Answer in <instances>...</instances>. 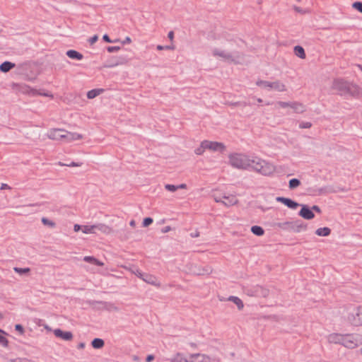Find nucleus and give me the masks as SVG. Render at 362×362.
<instances>
[{
	"mask_svg": "<svg viewBox=\"0 0 362 362\" xmlns=\"http://www.w3.org/2000/svg\"><path fill=\"white\" fill-rule=\"evenodd\" d=\"M248 170H254L264 176H269L275 171V166L267 160L258 157L248 156Z\"/></svg>",
	"mask_w": 362,
	"mask_h": 362,
	"instance_id": "1",
	"label": "nucleus"
},
{
	"mask_svg": "<svg viewBox=\"0 0 362 362\" xmlns=\"http://www.w3.org/2000/svg\"><path fill=\"white\" fill-rule=\"evenodd\" d=\"M332 88L337 90L338 93L341 95H358L360 91V88L358 86L341 78H337L333 81Z\"/></svg>",
	"mask_w": 362,
	"mask_h": 362,
	"instance_id": "2",
	"label": "nucleus"
},
{
	"mask_svg": "<svg viewBox=\"0 0 362 362\" xmlns=\"http://www.w3.org/2000/svg\"><path fill=\"white\" fill-rule=\"evenodd\" d=\"M212 54L214 57H221L224 61L235 64H242L243 60V54L239 52H228L215 48L212 51Z\"/></svg>",
	"mask_w": 362,
	"mask_h": 362,
	"instance_id": "3",
	"label": "nucleus"
},
{
	"mask_svg": "<svg viewBox=\"0 0 362 362\" xmlns=\"http://www.w3.org/2000/svg\"><path fill=\"white\" fill-rule=\"evenodd\" d=\"M248 156L245 153H231L228 156L230 165L237 169L248 170Z\"/></svg>",
	"mask_w": 362,
	"mask_h": 362,
	"instance_id": "4",
	"label": "nucleus"
},
{
	"mask_svg": "<svg viewBox=\"0 0 362 362\" xmlns=\"http://www.w3.org/2000/svg\"><path fill=\"white\" fill-rule=\"evenodd\" d=\"M256 85L268 90H274L278 92H284L287 90L286 85L279 80L275 81L257 80Z\"/></svg>",
	"mask_w": 362,
	"mask_h": 362,
	"instance_id": "5",
	"label": "nucleus"
},
{
	"mask_svg": "<svg viewBox=\"0 0 362 362\" xmlns=\"http://www.w3.org/2000/svg\"><path fill=\"white\" fill-rule=\"evenodd\" d=\"M244 293L251 297H267L269 293V291L259 285L248 286L243 288Z\"/></svg>",
	"mask_w": 362,
	"mask_h": 362,
	"instance_id": "6",
	"label": "nucleus"
},
{
	"mask_svg": "<svg viewBox=\"0 0 362 362\" xmlns=\"http://www.w3.org/2000/svg\"><path fill=\"white\" fill-rule=\"evenodd\" d=\"M361 343L357 334H343L341 345L348 349H354Z\"/></svg>",
	"mask_w": 362,
	"mask_h": 362,
	"instance_id": "7",
	"label": "nucleus"
},
{
	"mask_svg": "<svg viewBox=\"0 0 362 362\" xmlns=\"http://www.w3.org/2000/svg\"><path fill=\"white\" fill-rule=\"evenodd\" d=\"M65 129L53 128L48 130L46 134L47 138L54 141H64Z\"/></svg>",
	"mask_w": 362,
	"mask_h": 362,
	"instance_id": "8",
	"label": "nucleus"
},
{
	"mask_svg": "<svg viewBox=\"0 0 362 362\" xmlns=\"http://www.w3.org/2000/svg\"><path fill=\"white\" fill-rule=\"evenodd\" d=\"M204 144L206 149L212 151L223 152L226 149L225 145L221 142L204 140Z\"/></svg>",
	"mask_w": 362,
	"mask_h": 362,
	"instance_id": "9",
	"label": "nucleus"
},
{
	"mask_svg": "<svg viewBox=\"0 0 362 362\" xmlns=\"http://www.w3.org/2000/svg\"><path fill=\"white\" fill-rule=\"evenodd\" d=\"M189 362H211L210 356L203 354H191L188 356Z\"/></svg>",
	"mask_w": 362,
	"mask_h": 362,
	"instance_id": "10",
	"label": "nucleus"
},
{
	"mask_svg": "<svg viewBox=\"0 0 362 362\" xmlns=\"http://www.w3.org/2000/svg\"><path fill=\"white\" fill-rule=\"evenodd\" d=\"M23 93H24V95H28L29 96L44 95L46 97H50L51 98H54L52 94H50L48 93H42L40 90L32 88L30 86H24Z\"/></svg>",
	"mask_w": 362,
	"mask_h": 362,
	"instance_id": "11",
	"label": "nucleus"
},
{
	"mask_svg": "<svg viewBox=\"0 0 362 362\" xmlns=\"http://www.w3.org/2000/svg\"><path fill=\"white\" fill-rule=\"evenodd\" d=\"M54 334L56 337L62 339L64 341H71L73 339V334L71 332H64L61 329H55L53 330Z\"/></svg>",
	"mask_w": 362,
	"mask_h": 362,
	"instance_id": "12",
	"label": "nucleus"
},
{
	"mask_svg": "<svg viewBox=\"0 0 362 362\" xmlns=\"http://www.w3.org/2000/svg\"><path fill=\"white\" fill-rule=\"evenodd\" d=\"M301 209L298 215L306 220H311L315 217V214L307 205H301Z\"/></svg>",
	"mask_w": 362,
	"mask_h": 362,
	"instance_id": "13",
	"label": "nucleus"
},
{
	"mask_svg": "<svg viewBox=\"0 0 362 362\" xmlns=\"http://www.w3.org/2000/svg\"><path fill=\"white\" fill-rule=\"evenodd\" d=\"M94 230L96 232L97 230L100 231L101 233L105 235L111 234L113 232L111 227L102 223L94 224Z\"/></svg>",
	"mask_w": 362,
	"mask_h": 362,
	"instance_id": "14",
	"label": "nucleus"
},
{
	"mask_svg": "<svg viewBox=\"0 0 362 362\" xmlns=\"http://www.w3.org/2000/svg\"><path fill=\"white\" fill-rule=\"evenodd\" d=\"M276 201L285 204L286 206L292 209H295L299 206L298 203L293 201L289 198H286L283 197H278L276 198Z\"/></svg>",
	"mask_w": 362,
	"mask_h": 362,
	"instance_id": "15",
	"label": "nucleus"
},
{
	"mask_svg": "<svg viewBox=\"0 0 362 362\" xmlns=\"http://www.w3.org/2000/svg\"><path fill=\"white\" fill-rule=\"evenodd\" d=\"M142 280L147 284L155 286L156 287H160L161 284L158 280L157 277L154 275L149 274H144Z\"/></svg>",
	"mask_w": 362,
	"mask_h": 362,
	"instance_id": "16",
	"label": "nucleus"
},
{
	"mask_svg": "<svg viewBox=\"0 0 362 362\" xmlns=\"http://www.w3.org/2000/svg\"><path fill=\"white\" fill-rule=\"evenodd\" d=\"M307 224L300 220L292 221V231L294 233H300L307 230Z\"/></svg>",
	"mask_w": 362,
	"mask_h": 362,
	"instance_id": "17",
	"label": "nucleus"
},
{
	"mask_svg": "<svg viewBox=\"0 0 362 362\" xmlns=\"http://www.w3.org/2000/svg\"><path fill=\"white\" fill-rule=\"evenodd\" d=\"M343 334L339 333H332L328 335L327 341L330 344H341Z\"/></svg>",
	"mask_w": 362,
	"mask_h": 362,
	"instance_id": "18",
	"label": "nucleus"
},
{
	"mask_svg": "<svg viewBox=\"0 0 362 362\" xmlns=\"http://www.w3.org/2000/svg\"><path fill=\"white\" fill-rule=\"evenodd\" d=\"M65 136H64V141L71 142L76 140H79L83 138V135L76 133V132H70L65 130Z\"/></svg>",
	"mask_w": 362,
	"mask_h": 362,
	"instance_id": "19",
	"label": "nucleus"
},
{
	"mask_svg": "<svg viewBox=\"0 0 362 362\" xmlns=\"http://www.w3.org/2000/svg\"><path fill=\"white\" fill-rule=\"evenodd\" d=\"M238 202V199L233 194L224 195L223 197L222 204L226 206H231L236 204Z\"/></svg>",
	"mask_w": 362,
	"mask_h": 362,
	"instance_id": "20",
	"label": "nucleus"
},
{
	"mask_svg": "<svg viewBox=\"0 0 362 362\" xmlns=\"http://www.w3.org/2000/svg\"><path fill=\"white\" fill-rule=\"evenodd\" d=\"M211 272H212V269L209 266H206V267H195V269L194 271H192V273L195 275H209L211 273Z\"/></svg>",
	"mask_w": 362,
	"mask_h": 362,
	"instance_id": "21",
	"label": "nucleus"
},
{
	"mask_svg": "<svg viewBox=\"0 0 362 362\" xmlns=\"http://www.w3.org/2000/svg\"><path fill=\"white\" fill-rule=\"evenodd\" d=\"M291 108L298 114L303 113L306 110L305 106L303 103L296 101L292 102Z\"/></svg>",
	"mask_w": 362,
	"mask_h": 362,
	"instance_id": "22",
	"label": "nucleus"
},
{
	"mask_svg": "<svg viewBox=\"0 0 362 362\" xmlns=\"http://www.w3.org/2000/svg\"><path fill=\"white\" fill-rule=\"evenodd\" d=\"M170 362H189L188 357H185L182 353L177 352L170 358Z\"/></svg>",
	"mask_w": 362,
	"mask_h": 362,
	"instance_id": "23",
	"label": "nucleus"
},
{
	"mask_svg": "<svg viewBox=\"0 0 362 362\" xmlns=\"http://www.w3.org/2000/svg\"><path fill=\"white\" fill-rule=\"evenodd\" d=\"M274 226L275 227L284 230L292 231V221L276 223Z\"/></svg>",
	"mask_w": 362,
	"mask_h": 362,
	"instance_id": "24",
	"label": "nucleus"
},
{
	"mask_svg": "<svg viewBox=\"0 0 362 362\" xmlns=\"http://www.w3.org/2000/svg\"><path fill=\"white\" fill-rule=\"evenodd\" d=\"M83 259V261L88 262L90 264H94V265H97V266H100V267H102L104 265V263L103 262L96 259L93 256H85Z\"/></svg>",
	"mask_w": 362,
	"mask_h": 362,
	"instance_id": "25",
	"label": "nucleus"
},
{
	"mask_svg": "<svg viewBox=\"0 0 362 362\" xmlns=\"http://www.w3.org/2000/svg\"><path fill=\"white\" fill-rule=\"evenodd\" d=\"M66 55L71 59H77V60H81L83 58V56L82 54H81L80 52H78L76 50H74V49L68 50L66 52Z\"/></svg>",
	"mask_w": 362,
	"mask_h": 362,
	"instance_id": "26",
	"label": "nucleus"
},
{
	"mask_svg": "<svg viewBox=\"0 0 362 362\" xmlns=\"http://www.w3.org/2000/svg\"><path fill=\"white\" fill-rule=\"evenodd\" d=\"M13 67H15V64L10 62H4L0 65V71L6 73Z\"/></svg>",
	"mask_w": 362,
	"mask_h": 362,
	"instance_id": "27",
	"label": "nucleus"
},
{
	"mask_svg": "<svg viewBox=\"0 0 362 362\" xmlns=\"http://www.w3.org/2000/svg\"><path fill=\"white\" fill-rule=\"evenodd\" d=\"M228 300L235 303L240 310H242L244 307V304L242 300L237 296H230L228 297Z\"/></svg>",
	"mask_w": 362,
	"mask_h": 362,
	"instance_id": "28",
	"label": "nucleus"
},
{
	"mask_svg": "<svg viewBox=\"0 0 362 362\" xmlns=\"http://www.w3.org/2000/svg\"><path fill=\"white\" fill-rule=\"evenodd\" d=\"M104 90L102 88L93 89L87 93V98L88 99H93L100 93H103Z\"/></svg>",
	"mask_w": 362,
	"mask_h": 362,
	"instance_id": "29",
	"label": "nucleus"
},
{
	"mask_svg": "<svg viewBox=\"0 0 362 362\" xmlns=\"http://www.w3.org/2000/svg\"><path fill=\"white\" fill-rule=\"evenodd\" d=\"M331 233V230L328 227L320 228L316 230L315 233L318 236H328Z\"/></svg>",
	"mask_w": 362,
	"mask_h": 362,
	"instance_id": "30",
	"label": "nucleus"
},
{
	"mask_svg": "<svg viewBox=\"0 0 362 362\" xmlns=\"http://www.w3.org/2000/svg\"><path fill=\"white\" fill-rule=\"evenodd\" d=\"M7 333L0 329V346L7 347L8 340L6 339Z\"/></svg>",
	"mask_w": 362,
	"mask_h": 362,
	"instance_id": "31",
	"label": "nucleus"
},
{
	"mask_svg": "<svg viewBox=\"0 0 362 362\" xmlns=\"http://www.w3.org/2000/svg\"><path fill=\"white\" fill-rule=\"evenodd\" d=\"M91 345L94 349H101L104 346L105 342L102 339L95 338L92 341Z\"/></svg>",
	"mask_w": 362,
	"mask_h": 362,
	"instance_id": "32",
	"label": "nucleus"
},
{
	"mask_svg": "<svg viewBox=\"0 0 362 362\" xmlns=\"http://www.w3.org/2000/svg\"><path fill=\"white\" fill-rule=\"evenodd\" d=\"M294 52L296 55L300 59H305V53L304 49L299 45H297L294 47Z\"/></svg>",
	"mask_w": 362,
	"mask_h": 362,
	"instance_id": "33",
	"label": "nucleus"
},
{
	"mask_svg": "<svg viewBox=\"0 0 362 362\" xmlns=\"http://www.w3.org/2000/svg\"><path fill=\"white\" fill-rule=\"evenodd\" d=\"M82 232L85 234H96L94 230V225L82 226Z\"/></svg>",
	"mask_w": 362,
	"mask_h": 362,
	"instance_id": "34",
	"label": "nucleus"
},
{
	"mask_svg": "<svg viewBox=\"0 0 362 362\" xmlns=\"http://www.w3.org/2000/svg\"><path fill=\"white\" fill-rule=\"evenodd\" d=\"M251 231L253 234L257 235V236H262L264 233V229L259 226H253L251 228Z\"/></svg>",
	"mask_w": 362,
	"mask_h": 362,
	"instance_id": "35",
	"label": "nucleus"
},
{
	"mask_svg": "<svg viewBox=\"0 0 362 362\" xmlns=\"http://www.w3.org/2000/svg\"><path fill=\"white\" fill-rule=\"evenodd\" d=\"M356 315L358 317V320H355L354 323L356 325H362V318L360 317L361 315H362V308H358L356 310L355 313Z\"/></svg>",
	"mask_w": 362,
	"mask_h": 362,
	"instance_id": "36",
	"label": "nucleus"
},
{
	"mask_svg": "<svg viewBox=\"0 0 362 362\" xmlns=\"http://www.w3.org/2000/svg\"><path fill=\"white\" fill-rule=\"evenodd\" d=\"M41 221L45 226H47L49 228H53L56 226V223L54 221L48 219L47 218L42 217Z\"/></svg>",
	"mask_w": 362,
	"mask_h": 362,
	"instance_id": "37",
	"label": "nucleus"
},
{
	"mask_svg": "<svg viewBox=\"0 0 362 362\" xmlns=\"http://www.w3.org/2000/svg\"><path fill=\"white\" fill-rule=\"evenodd\" d=\"M300 185V182L299 180L296 178H293L289 180V187L291 189H295L298 187Z\"/></svg>",
	"mask_w": 362,
	"mask_h": 362,
	"instance_id": "38",
	"label": "nucleus"
},
{
	"mask_svg": "<svg viewBox=\"0 0 362 362\" xmlns=\"http://www.w3.org/2000/svg\"><path fill=\"white\" fill-rule=\"evenodd\" d=\"M206 147H205V145L204 144V141H202L201 144H200V146L197 148L195 150H194V153L197 154V155H202L204 152V151L206 150Z\"/></svg>",
	"mask_w": 362,
	"mask_h": 362,
	"instance_id": "39",
	"label": "nucleus"
},
{
	"mask_svg": "<svg viewBox=\"0 0 362 362\" xmlns=\"http://www.w3.org/2000/svg\"><path fill=\"white\" fill-rule=\"evenodd\" d=\"M58 165H60V166L79 167V166H81L82 165V163H75V162H71L69 164H64V163H62V162H59Z\"/></svg>",
	"mask_w": 362,
	"mask_h": 362,
	"instance_id": "40",
	"label": "nucleus"
},
{
	"mask_svg": "<svg viewBox=\"0 0 362 362\" xmlns=\"http://www.w3.org/2000/svg\"><path fill=\"white\" fill-rule=\"evenodd\" d=\"M165 189L169 192H175L177 189V185L166 184L165 185Z\"/></svg>",
	"mask_w": 362,
	"mask_h": 362,
	"instance_id": "41",
	"label": "nucleus"
},
{
	"mask_svg": "<svg viewBox=\"0 0 362 362\" xmlns=\"http://www.w3.org/2000/svg\"><path fill=\"white\" fill-rule=\"evenodd\" d=\"M354 8L358 10L359 12L362 13V2L356 1L352 4Z\"/></svg>",
	"mask_w": 362,
	"mask_h": 362,
	"instance_id": "42",
	"label": "nucleus"
},
{
	"mask_svg": "<svg viewBox=\"0 0 362 362\" xmlns=\"http://www.w3.org/2000/svg\"><path fill=\"white\" fill-rule=\"evenodd\" d=\"M106 309L109 311H118L119 308L112 303H108L106 306Z\"/></svg>",
	"mask_w": 362,
	"mask_h": 362,
	"instance_id": "43",
	"label": "nucleus"
},
{
	"mask_svg": "<svg viewBox=\"0 0 362 362\" xmlns=\"http://www.w3.org/2000/svg\"><path fill=\"white\" fill-rule=\"evenodd\" d=\"M153 218H150V217H148V218H145L143 221V226L144 227H147L149 225H151L152 223H153Z\"/></svg>",
	"mask_w": 362,
	"mask_h": 362,
	"instance_id": "44",
	"label": "nucleus"
},
{
	"mask_svg": "<svg viewBox=\"0 0 362 362\" xmlns=\"http://www.w3.org/2000/svg\"><path fill=\"white\" fill-rule=\"evenodd\" d=\"M291 104H292V102L291 103H289V102H283V101H279L277 103V105L279 106H280L281 107H283V108H285V107H291Z\"/></svg>",
	"mask_w": 362,
	"mask_h": 362,
	"instance_id": "45",
	"label": "nucleus"
},
{
	"mask_svg": "<svg viewBox=\"0 0 362 362\" xmlns=\"http://www.w3.org/2000/svg\"><path fill=\"white\" fill-rule=\"evenodd\" d=\"M300 128L301 129H308L312 127V124L309 122H304L300 124Z\"/></svg>",
	"mask_w": 362,
	"mask_h": 362,
	"instance_id": "46",
	"label": "nucleus"
},
{
	"mask_svg": "<svg viewBox=\"0 0 362 362\" xmlns=\"http://www.w3.org/2000/svg\"><path fill=\"white\" fill-rule=\"evenodd\" d=\"M119 49L120 47L117 46H110L107 48V52L110 53L117 52Z\"/></svg>",
	"mask_w": 362,
	"mask_h": 362,
	"instance_id": "47",
	"label": "nucleus"
},
{
	"mask_svg": "<svg viewBox=\"0 0 362 362\" xmlns=\"http://www.w3.org/2000/svg\"><path fill=\"white\" fill-rule=\"evenodd\" d=\"M11 88L13 91H15L16 93H18V91H20L21 86L20 84L13 83L11 84Z\"/></svg>",
	"mask_w": 362,
	"mask_h": 362,
	"instance_id": "48",
	"label": "nucleus"
},
{
	"mask_svg": "<svg viewBox=\"0 0 362 362\" xmlns=\"http://www.w3.org/2000/svg\"><path fill=\"white\" fill-rule=\"evenodd\" d=\"M156 49L158 50H163V49H173V46H163V45H157Z\"/></svg>",
	"mask_w": 362,
	"mask_h": 362,
	"instance_id": "49",
	"label": "nucleus"
},
{
	"mask_svg": "<svg viewBox=\"0 0 362 362\" xmlns=\"http://www.w3.org/2000/svg\"><path fill=\"white\" fill-rule=\"evenodd\" d=\"M98 39V35H93V37H91L88 40V42H89V43H90V45H93V44H94L95 42H97Z\"/></svg>",
	"mask_w": 362,
	"mask_h": 362,
	"instance_id": "50",
	"label": "nucleus"
},
{
	"mask_svg": "<svg viewBox=\"0 0 362 362\" xmlns=\"http://www.w3.org/2000/svg\"><path fill=\"white\" fill-rule=\"evenodd\" d=\"M134 274L140 279H143L144 273H142L139 269H136L134 272Z\"/></svg>",
	"mask_w": 362,
	"mask_h": 362,
	"instance_id": "51",
	"label": "nucleus"
},
{
	"mask_svg": "<svg viewBox=\"0 0 362 362\" xmlns=\"http://www.w3.org/2000/svg\"><path fill=\"white\" fill-rule=\"evenodd\" d=\"M35 69H37V68H36V67H35ZM37 70H35V72H34V73H33V74H32L31 76H27V78H28V80H32V79H33V78H35V76H37Z\"/></svg>",
	"mask_w": 362,
	"mask_h": 362,
	"instance_id": "52",
	"label": "nucleus"
},
{
	"mask_svg": "<svg viewBox=\"0 0 362 362\" xmlns=\"http://www.w3.org/2000/svg\"><path fill=\"white\" fill-rule=\"evenodd\" d=\"M311 210H312V211H316V212H317V213H319V214H320V213H321V209H320V208L318 206H317V205H314V206H312V208H311Z\"/></svg>",
	"mask_w": 362,
	"mask_h": 362,
	"instance_id": "53",
	"label": "nucleus"
},
{
	"mask_svg": "<svg viewBox=\"0 0 362 362\" xmlns=\"http://www.w3.org/2000/svg\"><path fill=\"white\" fill-rule=\"evenodd\" d=\"M74 231H75V232H78V231H79L80 230H82V226H80V225H78V224H75V225L74 226Z\"/></svg>",
	"mask_w": 362,
	"mask_h": 362,
	"instance_id": "54",
	"label": "nucleus"
},
{
	"mask_svg": "<svg viewBox=\"0 0 362 362\" xmlns=\"http://www.w3.org/2000/svg\"><path fill=\"white\" fill-rule=\"evenodd\" d=\"M153 359H154V356L150 354V355L147 356V357L146 358V362H151Z\"/></svg>",
	"mask_w": 362,
	"mask_h": 362,
	"instance_id": "55",
	"label": "nucleus"
},
{
	"mask_svg": "<svg viewBox=\"0 0 362 362\" xmlns=\"http://www.w3.org/2000/svg\"><path fill=\"white\" fill-rule=\"evenodd\" d=\"M103 39L105 42H113V41H112V40L110 39L109 36H108L107 34H105V35H103Z\"/></svg>",
	"mask_w": 362,
	"mask_h": 362,
	"instance_id": "56",
	"label": "nucleus"
},
{
	"mask_svg": "<svg viewBox=\"0 0 362 362\" xmlns=\"http://www.w3.org/2000/svg\"><path fill=\"white\" fill-rule=\"evenodd\" d=\"M168 38H169L171 41H173V38H174V33H173V31H170V32L168 33Z\"/></svg>",
	"mask_w": 362,
	"mask_h": 362,
	"instance_id": "57",
	"label": "nucleus"
},
{
	"mask_svg": "<svg viewBox=\"0 0 362 362\" xmlns=\"http://www.w3.org/2000/svg\"><path fill=\"white\" fill-rule=\"evenodd\" d=\"M214 200L217 203H221L222 204V202H223V197H214Z\"/></svg>",
	"mask_w": 362,
	"mask_h": 362,
	"instance_id": "58",
	"label": "nucleus"
},
{
	"mask_svg": "<svg viewBox=\"0 0 362 362\" xmlns=\"http://www.w3.org/2000/svg\"><path fill=\"white\" fill-rule=\"evenodd\" d=\"M85 346H86V344H85V343H84V342H80V343L78 344V346H77V347H78V349H84V348H85Z\"/></svg>",
	"mask_w": 362,
	"mask_h": 362,
	"instance_id": "59",
	"label": "nucleus"
},
{
	"mask_svg": "<svg viewBox=\"0 0 362 362\" xmlns=\"http://www.w3.org/2000/svg\"><path fill=\"white\" fill-rule=\"evenodd\" d=\"M16 329L22 332H23V325L18 324L16 325Z\"/></svg>",
	"mask_w": 362,
	"mask_h": 362,
	"instance_id": "60",
	"label": "nucleus"
},
{
	"mask_svg": "<svg viewBox=\"0 0 362 362\" xmlns=\"http://www.w3.org/2000/svg\"><path fill=\"white\" fill-rule=\"evenodd\" d=\"M177 189H186L187 188V185L185 184V183H182V184H180L179 185H177Z\"/></svg>",
	"mask_w": 362,
	"mask_h": 362,
	"instance_id": "61",
	"label": "nucleus"
},
{
	"mask_svg": "<svg viewBox=\"0 0 362 362\" xmlns=\"http://www.w3.org/2000/svg\"><path fill=\"white\" fill-rule=\"evenodd\" d=\"M131 42H132L131 38H130L129 37H127L125 38L124 41L123 42V43H124V44H126V43L129 44V43H131Z\"/></svg>",
	"mask_w": 362,
	"mask_h": 362,
	"instance_id": "62",
	"label": "nucleus"
},
{
	"mask_svg": "<svg viewBox=\"0 0 362 362\" xmlns=\"http://www.w3.org/2000/svg\"><path fill=\"white\" fill-rule=\"evenodd\" d=\"M233 105H243V106H245L247 104H246V103L236 102V103H233Z\"/></svg>",
	"mask_w": 362,
	"mask_h": 362,
	"instance_id": "63",
	"label": "nucleus"
},
{
	"mask_svg": "<svg viewBox=\"0 0 362 362\" xmlns=\"http://www.w3.org/2000/svg\"><path fill=\"white\" fill-rule=\"evenodd\" d=\"M14 270L21 274H23V268L15 267Z\"/></svg>",
	"mask_w": 362,
	"mask_h": 362,
	"instance_id": "64",
	"label": "nucleus"
}]
</instances>
